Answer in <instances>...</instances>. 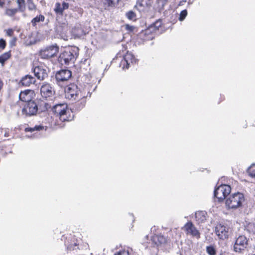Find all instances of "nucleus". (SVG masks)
Segmentation results:
<instances>
[{"instance_id": "7", "label": "nucleus", "mask_w": 255, "mask_h": 255, "mask_svg": "<svg viewBox=\"0 0 255 255\" xmlns=\"http://www.w3.org/2000/svg\"><path fill=\"white\" fill-rule=\"evenodd\" d=\"M72 77V72L68 69H62L56 72L55 78L57 84L62 86L63 84L67 82Z\"/></svg>"}, {"instance_id": "14", "label": "nucleus", "mask_w": 255, "mask_h": 255, "mask_svg": "<svg viewBox=\"0 0 255 255\" xmlns=\"http://www.w3.org/2000/svg\"><path fill=\"white\" fill-rule=\"evenodd\" d=\"M184 229L186 231L187 234H190L193 236L196 237L197 238L200 237V233L199 231L194 227L193 224L190 222H187L184 226Z\"/></svg>"}, {"instance_id": "38", "label": "nucleus", "mask_w": 255, "mask_h": 255, "mask_svg": "<svg viewBox=\"0 0 255 255\" xmlns=\"http://www.w3.org/2000/svg\"><path fill=\"white\" fill-rule=\"evenodd\" d=\"M2 86H3V82H2V80L0 79V91L2 89Z\"/></svg>"}, {"instance_id": "6", "label": "nucleus", "mask_w": 255, "mask_h": 255, "mask_svg": "<svg viewBox=\"0 0 255 255\" xmlns=\"http://www.w3.org/2000/svg\"><path fill=\"white\" fill-rule=\"evenodd\" d=\"M58 51L59 46L55 44L41 49L39 52V55L41 58L49 59L55 56Z\"/></svg>"}, {"instance_id": "11", "label": "nucleus", "mask_w": 255, "mask_h": 255, "mask_svg": "<svg viewBox=\"0 0 255 255\" xmlns=\"http://www.w3.org/2000/svg\"><path fill=\"white\" fill-rule=\"evenodd\" d=\"M229 228L221 224L218 225L215 228L216 234L220 239L224 240L228 238Z\"/></svg>"}, {"instance_id": "16", "label": "nucleus", "mask_w": 255, "mask_h": 255, "mask_svg": "<svg viewBox=\"0 0 255 255\" xmlns=\"http://www.w3.org/2000/svg\"><path fill=\"white\" fill-rule=\"evenodd\" d=\"M72 32L76 37H80L86 35L88 31L82 27L81 24H76L73 29Z\"/></svg>"}, {"instance_id": "5", "label": "nucleus", "mask_w": 255, "mask_h": 255, "mask_svg": "<svg viewBox=\"0 0 255 255\" xmlns=\"http://www.w3.org/2000/svg\"><path fill=\"white\" fill-rule=\"evenodd\" d=\"M231 191L230 186L227 184H222L215 188L214 192V197L219 202L223 201L229 195Z\"/></svg>"}, {"instance_id": "33", "label": "nucleus", "mask_w": 255, "mask_h": 255, "mask_svg": "<svg viewBox=\"0 0 255 255\" xmlns=\"http://www.w3.org/2000/svg\"><path fill=\"white\" fill-rule=\"evenodd\" d=\"M129 251L128 250H124L123 251L119 252L117 254L115 255H129Z\"/></svg>"}, {"instance_id": "10", "label": "nucleus", "mask_w": 255, "mask_h": 255, "mask_svg": "<svg viewBox=\"0 0 255 255\" xmlns=\"http://www.w3.org/2000/svg\"><path fill=\"white\" fill-rule=\"evenodd\" d=\"M54 90L49 84H43L40 88L41 96L46 99L52 97L54 94Z\"/></svg>"}, {"instance_id": "20", "label": "nucleus", "mask_w": 255, "mask_h": 255, "mask_svg": "<svg viewBox=\"0 0 255 255\" xmlns=\"http://www.w3.org/2000/svg\"><path fill=\"white\" fill-rule=\"evenodd\" d=\"M207 213L205 211H198L195 213L196 221L199 223L204 222L206 220Z\"/></svg>"}, {"instance_id": "22", "label": "nucleus", "mask_w": 255, "mask_h": 255, "mask_svg": "<svg viewBox=\"0 0 255 255\" xmlns=\"http://www.w3.org/2000/svg\"><path fill=\"white\" fill-rule=\"evenodd\" d=\"M44 16L42 15L36 16L31 20V23L33 26H35L36 24L40 21L43 22L44 20Z\"/></svg>"}, {"instance_id": "35", "label": "nucleus", "mask_w": 255, "mask_h": 255, "mask_svg": "<svg viewBox=\"0 0 255 255\" xmlns=\"http://www.w3.org/2000/svg\"><path fill=\"white\" fill-rule=\"evenodd\" d=\"M6 46L5 41L3 39H0V49H3Z\"/></svg>"}, {"instance_id": "1", "label": "nucleus", "mask_w": 255, "mask_h": 255, "mask_svg": "<svg viewBox=\"0 0 255 255\" xmlns=\"http://www.w3.org/2000/svg\"><path fill=\"white\" fill-rule=\"evenodd\" d=\"M65 97L71 100H80L87 97L89 92L84 89L83 91L79 90L77 85L70 84L65 89Z\"/></svg>"}, {"instance_id": "30", "label": "nucleus", "mask_w": 255, "mask_h": 255, "mask_svg": "<svg viewBox=\"0 0 255 255\" xmlns=\"http://www.w3.org/2000/svg\"><path fill=\"white\" fill-rule=\"evenodd\" d=\"M206 251L209 255H216V251L215 248L212 246H208L206 248Z\"/></svg>"}, {"instance_id": "28", "label": "nucleus", "mask_w": 255, "mask_h": 255, "mask_svg": "<svg viewBox=\"0 0 255 255\" xmlns=\"http://www.w3.org/2000/svg\"><path fill=\"white\" fill-rule=\"evenodd\" d=\"M120 0H106L105 5L108 6H115L116 4H118Z\"/></svg>"}, {"instance_id": "41", "label": "nucleus", "mask_w": 255, "mask_h": 255, "mask_svg": "<svg viewBox=\"0 0 255 255\" xmlns=\"http://www.w3.org/2000/svg\"><path fill=\"white\" fill-rule=\"evenodd\" d=\"M179 5H181V2H180Z\"/></svg>"}, {"instance_id": "8", "label": "nucleus", "mask_w": 255, "mask_h": 255, "mask_svg": "<svg viewBox=\"0 0 255 255\" xmlns=\"http://www.w3.org/2000/svg\"><path fill=\"white\" fill-rule=\"evenodd\" d=\"M249 239L244 235L239 236L235 240L234 251L236 253H241L248 246Z\"/></svg>"}, {"instance_id": "19", "label": "nucleus", "mask_w": 255, "mask_h": 255, "mask_svg": "<svg viewBox=\"0 0 255 255\" xmlns=\"http://www.w3.org/2000/svg\"><path fill=\"white\" fill-rule=\"evenodd\" d=\"M162 25V21L161 19L157 20L155 22L151 24L148 28L146 32H156L159 30V27Z\"/></svg>"}, {"instance_id": "24", "label": "nucleus", "mask_w": 255, "mask_h": 255, "mask_svg": "<svg viewBox=\"0 0 255 255\" xmlns=\"http://www.w3.org/2000/svg\"><path fill=\"white\" fill-rule=\"evenodd\" d=\"M17 3L18 4V10L23 12L25 9V0H17Z\"/></svg>"}, {"instance_id": "32", "label": "nucleus", "mask_w": 255, "mask_h": 255, "mask_svg": "<svg viewBox=\"0 0 255 255\" xmlns=\"http://www.w3.org/2000/svg\"><path fill=\"white\" fill-rule=\"evenodd\" d=\"M126 29L129 32H133L135 28V27L132 25H130L129 24H126L125 25Z\"/></svg>"}, {"instance_id": "34", "label": "nucleus", "mask_w": 255, "mask_h": 255, "mask_svg": "<svg viewBox=\"0 0 255 255\" xmlns=\"http://www.w3.org/2000/svg\"><path fill=\"white\" fill-rule=\"evenodd\" d=\"M28 8L30 10H32L34 9H35V5L33 3L32 1L30 2H28Z\"/></svg>"}, {"instance_id": "17", "label": "nucleus", "mask_w": 255, "mask_h": 255, "mask_svg": "<svg viewBox=\"0 0 255 255\" xmlns=\"http://www.w3.org/2000/svg\"><path fill=\"white\" fill-rule=\"evenodd\" d=\"M151 240L153 244L157 246L165 243L166 241L165 238L161 235H154L151 237Z\"/></svg>"}, {"instance_id": "36", "label": "nucleus", "mask_w": 255, "mask_h": 255, "mask_svg": "<svg viewBox=\"0 0 255 255\" xmlns=\"http://www.w3.org/2000/svg\"><path fill=\"white\" fill-rule=\"evenodd\" d=\"M13 33V30L12 29H8L6 30V34L8 36H11Z\"/></svg>"}, {"instance_id": "23", "label": "nucleus", "mask_w": 255, "mask_h": 255, "mask_svg": "<svg viewBox=\"0 0 255 255\" xmlns=\"http://www.w3.org/2000/svg\"><path fill=\"white\" fill-rule=\"evenodd\" d=\"M43 129L46 130V128H44V127L41 126V125H38V126H35L33 128H25V131H27V132H28V131L33 132L36 130L39 131L40 130H43Z\"/></svg>"}, {"instance_id": "31", "label": "nucleus", "mask_w": 255, "mask_h": 255, "mask_svg": "<svg viewBox=\"0 0 255 255\" xmlns=\"http://www.w3.org/2000/svg\"><path fill=\"white\" fill-rule=\"evenodd\" d=\"M187 15V11L186 9L182 10L179 15V20L181 21H183Z\"/></svg>"}, {"instance_id": "37", "label": "nucleus", "mask_w": 255, "mask_h": 255, "mask_svg": "<svg viewBox=\"0 0 255 255\" xmlns=\"http://www.w3.org/2000/svg\"><path fill=\"white\" fill-rule=\"evenodd\" d=\"M4 4V0H0V7H3Z\"/></svg>"}, {"instance_id": "4", "label": "nucleus", "mask_w": 255, "mask_h": 255, "mask_svg": "<svg viewBox=\"0 0 255 255\" xmlns=\"http://www.w3.org/2000/svg\"><path fill=\"white\" fill-rule=\"evenodd\" d=\"M76 57V53L72 49H67L61 53L59 57L58 61L62 65H69L73 63Z\"/></svg>"}, {"instance_id": "13", "label": "nucleus", "mask_w": 255, "mask_h": 255, "mask_svg": "<svg viewBox=\"0 0 255 255\" xmlns=\"http://www.w3.org/2000/svg\"><path fill=\"white\" fill-rule=\"evenodd\" d=\"M137 59L135 58L133 54L131 53H128L124 57V59L122 60L121 63V66H123V69H128L130 63H135Z\"/></svg>"}, {"instance_id": "26", "label": "nucleus", "mask_w": 255, "mask_h": 255, "mask_svg": "<svg viewBox=\"0 0 255 255\" xmlns=\"http://www.w3.org/2000/svg\"><path fill=\"white\" fill-rule=\"evenodd\" d=\"M10 56L9 52H5L0 56V63L3 64Z\"/></svg>"}, {"instance_id": "3", "label": "nucleus", "mask_w": 255, "mask_h": 255, "mask_svg": "<svg viewBox=\"0 0 255 255\" xmlns=\"http://www.w3.org/2000/svg\"><path fill=\"white\" fill-rule=\"evenodd\" d=\"M52 111L61 121L65 122L70 120L69 118L68 117L69 111L67 108V104L65 103L56 104L53 106Z\"/></svg>"}, {"instance_id": "25", "label": "nucleus", "mask_w": 255, "mask_h": 255, "mask_svg": "<svg viewBox=\"0 0 255 255\" xmlns=\"http://www.w3.org/2000/svg\"><path fill=\"white\" fill-rule=\"evenodd\" d=\"M126 16L128 19L131 20L135 21L136 19V15L135 13L131 10L127 12Z\"/></svg>"}, {"instance_id": "15", "label": "nucleus", "mask_w": 255, "mask_h": 255, "mask_svg": "<svg viewBox=\"0 0 255 255\" xmlns=\"http://www.w3.org/2000/svg\"><path fill=\"white\" fill-rule=\"evenodd\" d=\"M69 5L68 3L63 2L62 4L60 2H56L54 11L57 14L63 15V11L69 8Z\"/></svg>"}, {"instance_id": "27", "label": "nucleus", "mask_w": 255, "mask_h": 255, "mask_svg": "<svg viewBox=\"0 0 255 255\" xmlns=\"http://www.w3.org/2000/svg\"><path fill=\"white\" fill-rule=\"evenodd\" d=\"M18 11L17 8H7L6 9L5 14L9 16H12Z\"/></svg>"}, {"instance_id": "12", "label": "nucleus", "mask_w": 255, "mask_h": 255, "mask_svg": "<svg viewBox=\"0 0 255 255\" xmlns=\"http://www.w3.org/2000/svg\"><path fill=\"white\" fill-rule=\"evenodd\" d=\"M32 70L35 76L40 80H44L48 76L46 69L42 66H35Z\"/></svg>"}, {"instance_id": "21", "label": "nucleus", "mask_w": 255, "mask_h": 255, "mask_svg": "<svg viewBox=\"0 0 255 255\" xmlns=\"http://www.w3.org/2000/svg\"><path fill=\"white\" fill-rule=\"evenodd\" d=\"M30 92V90H25L21 92L19 94V100L21 101L28 102L31 101L29 94Z\"/></svg>"}, {"instance_id": "2", "label": "nucleus", "mask_w": 255, "mask_h": 255, "mask_svg": "<svg viewBox=\"0 0 255 255\" xmlns=\"http://www.w3.org/2000/svg\"><path fill=\"white\" fill-rule=\"evenodd\" d=\"M245 201L244 195L237 192L229 196L226 200L225 205L228 209L236 210L241 208Z\"/></svg>"}, {"instance_id": "9", "label": "nucleus", "mask_w": 255, "mask_h": 255, "mask_svg": "<svg viewBox=\"0 0 255 255\" xmlns=\"http://www.w3.org/2000/svg\"><path fill=\"white\" fill-rule=\"evenodd\" d=\"M38 107L34 101H28L23 108L22 113L26 116H31L35 115L37 112Z\"/></svg>"}, {"instance_id": "29", "label": "nucleus", "mask_w": 255, "mask_h": 255, "mask_svg": "<svg viewBox=\"0 0 255 255\" xmlns=\"http://www.w3.org/2000/svg\"><path fill=\"white\" fill-rule=\"evenodd\" d=\"M248 172L250 176L255 178V164H252L249 168Z\"/></svg>"}, {"instance_id": "40", "label": "nucleus", "mask_w": 255, "mask_h": 255, "mask_svg": "<svg viewBox=\"0 0 255 255\" xmlns=\"http://www.w3.org/2000/svg\"><path fill=\"white\" fill-rule=\"evenodd\" d=\"M32 1V0H27V2H31V1Z\"/></svg>"}, {"instance_id": "39", "label": "nucleus", "mask_w": 255, "mask_h": 255, "mask_svg": "<svg viewBox=\"0 0 255 255\" xmlns=\"http://www.w3.org/2000/svg\"><path fill=\"white\" fill-rule=\"evenodd\" d=\"M16 41V38H14L12 40H11V44H12L13 43H14Z\"/></svg>"}, {"instance_id": "18", "label": "nucleus", "mask_w": 255, "mask_h": 255, "mask_svg": "<svg viewBox=\"0 0 255 255\" xmlns=\"http://www.w3.org/2000/svg\"><path fill=\"white\" fill-rule=\"evenodd\" d=\"M35 82V78L30 75H26L21 80V83L24 86H30L31 84H34Z\"/></svg>"}]
</instances>
